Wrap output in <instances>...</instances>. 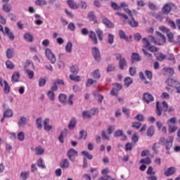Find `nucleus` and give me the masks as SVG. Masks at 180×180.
<instances>
[{"label":"nucleus","instance_id":"nucleus-1","mask_svg":"<svg viewBox=\"0 0 180 180\" xmlns=\"http://www.w3.org/2000/svg\"><path fill=\"white\" fill-rule=\"evenodd\" d=\"M158 39L159 42L155 40V38L153 36L149 35L148 37H145L142 39V43L143 47L147 48L150 47L151 44H157L158 46H162L166 41L165 36L161 34L160 32H156Z\"/></svg>","mask_w":180,"mask_h":180},{"label":"nucleus","instance_id":"nucleus-2","mask_svg":"<svg viewBox=\"0 0 180 180\" xmlns=\"http://www.w3.org/2000/svg\"><path fill=\"white\" fill-rule=\"evenodd\" d=\"M175 109L173 107H168V103L166 101H162V104H160V101L156 102V115L158 116H161L163 114V116H167V112L171 113L174 112Z\"/></svg>","mask_w":180,"mask_h":180},{"label":"nucleus","instance_id":"nucleus-3","mask_svg":"<svg viewBox=\"0 0 180 180\" xmlns=\"http://www.w3.org/2000/svg\"><path fill=\"white\" fill-rule=\"evenodd\" d=\"M172 141H174V136H169V140L162 137L159 139V144L165 146L166 150H171V147H172Z\"/></svg>","mask_w":180,"mask_h":180},{"label":"nucleus","instance_id":"nucleus-4","mask_svg":"<svg viewBox=\"0 0 180 180\" xmlns=\"http://www.w3.org/2000/svg\"><path fill=\"white\" fill-rule=\"evenodd\" d=\"M45 54L46 58L51 61V64H56V61H57V58H56V55L53 53L50 49H46L45 50Z\"/></svg>","mask_w":180,"mask_h":180},{"label":"nucleus","instance_id":"nucleus-5","mask_svg":"<svg viewBox=\"0 0 180 180\" xmlns=\"http://www.w3.org/2000/svg\"><path fill=\"white\" fill-rule=\"evenodd\" d=\"M172 8H175V4L173 3L169 2L165 4L162 8V13H164V15H168Z\"/></svg>","mask_w":180,"mask_h":180},{"label":"nucleus","instance_id":"nucleus-6","mask_svg":"<svg viewBox=\"0 0 180 180\" xmlns=\"http://www.w3.org/2000/svg\"><path fill=\"white\" fill-rule=\"evenodd\" d=\"M67 155H68L70 161H71L72 162H75V158H77L78 155V152H77V150H75V149L71 148L68 151Z\"/></svg>","mask_w":180,"mask_h":180},{"label":"nucleus","instance_id":"nucleus-7","mask_svg":"<svg viewBox=\"0 0 180 180\" xmlns=\"http://www.w3.org/2000/svg\"><path fill=\"white\" fill-rule=\"evenodd\" d=\"M96 113V110L91 109L90 110H86L82 112V117L84 119H91L92 116L95 115Z\"/></svg>","mask_w":180,"mask_h":180},{"label":"nucleus","instance_id":"nucleus-8","mask_svg":"<svg viewBox=\"0 0 180 180\" xmlns=\"http://www.w3.org/2000/svg\"><path fill=\"white\" fill-rule=\"evenodd\" d=\"M92 54L94 56L95 60L97 61V63H100L102 58H101V52L99 51V49L96 47L93 48Z\"/></svg>","mask_w":180,"mask_h":180},{"label":"nucleus","instance_id":"nucleus-9","mask_svg":"<svg viewBox=\"0 0 180 180\" xmlns=\"http://www.w3.org/2000/svg\"><path fill=\"white\" fill-rule=\"evenodd\" d=\"M117 60H120L119 67L120 70H124V67H127V62L126 59L122 57V55H119L116 57Z\"/></svg>","mask_w":180,"mask_h":180},{"label":"nucleus","instance_id":"nucleus-10","mask_svg":"<svg viewBox=\"0 0 180 180\" xmlns=\"http://www.w3.org/2000/svg\"><path fill=\"white\" fill-rule=\"evenodd\" d=\"M143 99L146 103L148 104L150 103V102L154 101V96H153V95H151V94L150 93H144L143 96Z\"/></svg>","mask_w":180,"mask_h":180},{"label":"nucleus","instance_id":"nucleus-11","mask_svg":"<svg viewBox=\"0 0 180 180\" xmlns=\"http://www.w3.org/2000/svg\"><path fill=\"white\" fill-rule=\"evenodd\" d=\"M60 168L62 169H67L70 167V161L68 159H63L60 163Z\"/></svg>","mask_w":180,"mask_h":180},{"label":"nucleus","instance_id":"nucleus-12","mask_svg":"<svg viewBox=\"0 0 180 180\" xmlns=\"http://www.w3.org/2000/svg\"><path fill=\"white\" fill-rule=\"evenodd\" d=\"M27 123V118L25 117H20V120L18 122V127H25Z\"/></svg>","mask_w":180,"mask_h":180},{"label":"nucleus","instance_id":"nucleus-13","mask_svg":"<svg viewBox=\"0 0 180 180\" xmlns=\"http://www.w3.org/2000/svg\"><path fill=\"white\" fill-rule=\"evenodd\" d=\"M24 40H26L28 43H32L34 40V37L30 33H25L23 35Z\"/></svg>","mask_w":180,"mask_h":180},{"label":"nucleus","instance_id":"nucleus-14","mask_svg":"<svg viewBox=\"0 0 180 180\" xmlns=\"http://www.w3.org/2000/svg\"><path fill=\"white\" fill-rule=\"evenodd\" d=\"M49 123H50V120L49 118H46L44 121V130H46V131H50V130L53 129V127L49 125Z\"/></svg>","mask_w":180,"mask_h":180},{"label":"nucleus","instance_id":"nucleus-15","mask_svg":"<svg viewBox=\"0 0 180 180\" xmlns=\"http://www.w3.org/2000/svg\"><path fill=\"white\" fill-rule=\"evenodd\" d=\"M19 78H20V74L19 72H14L11 77V81L13 83L19 82Z\"/></svg>","mask_w":180,"mask_h":180},{"label":"nucleus","instance_id":"nucleus-16","mask_svg":"<svg viewBox=\"0 0 180 180\" xmlns=\"http://www.w3.org/2000/svg\"><path fill=\"white\" fill-rule=\"evenodd\" d=\"M89 37L91 39V41L94 43V44H98V38L96 37V34L94 31L89 32Z\"/></svg>","mask_w":180,"mask_h":180},{"label":"nucleus","instance_id":"nucleus-17","mask_svg":"<svg viewBox=\"0 0 180 180\" xmlns=\"http://www.w3.org/2000/svg\"><path fill=\"white\" fill-rule=\"evenodd\" d=\"M176 171V169L175 167H172L167 169V170L165 172V175L166 176H170V175H174Z\"/></svg>","mask_w":180,"mask_h":180},{"label":"nucleus","instance_id":"nucleus-18","mask_svg":"<svg viewBox=\"0 0 180 180\" xmlns=\"http://www.w3.org/2000/svg\"><path fill=\"white\" fill-rule=\"evenodd\" d=\"M4 34H7V36L9 37L10 40H15V35L12 32H11V30L8 27H5V32Z\"/></svg>","mask_w":180,"mask_h":180},{"label":"nucleus","instance_id":"nucleus-19","mask_svg":"<svg viewBox=\"0 0 180 180\" xmlns=\"http://www.w3.org/2000/svg\"><path fill=\"white\" fill-rule=\"evenodd\" d=\"M103 23L106 26V27L112 28L115 25H113V22H110L108 18H103Z\"/></svg>","mask_w":180,"mask_h":180},{"label":"nucleus","instance_id":"nucleus-20","mask_svg":"<svg viewBox=\"0 0 180 180\" xmlns=\"http://www.w3.org/2000/svg\"><path fill=\"white\" fill-rule=\"evenodd\" d=\"M7 58L10 59L13 57V54H15V49H8L6 51Z\"/></svg>","mask_w":180,"mask_h":180},{"label":"nucleus","instance_id":"nucleus-21","mask_svg":"<svg viewBox=\"0 0 180 180\" xmlns=\"http://www.w3.org/2000/svg\"><path fill=\"white\" fill-rule=\"evenodd\" d=\"M166 23L172 27V29H176V25H175V22H174L172 20H171L169 18H166Z\"/></svg>","mask_w":180,"mask_h":180},{"label":"nucleus","instance_id":"nucleus-22","mask_svg":"<svg viewBox=\"0 0 180 180\" xmlns=\"http://www.w3.org/2000/svg\"><path fill=\"white\" fill-rule=\"evenodd\" d=\"M136 61H140V55L137 53H132L131 55V63H134Z\"/></svg>","mask_w":180,"mask_h":180},{"label":"nucleus","instance_id":"nucleus-23","mask_svg":"<svg viewBox=\"0 0 180 180\" xmlns=\"http://www.w3.org/2000/svg\"><path fill=\"white\" fill-rule=\"evenodd\" d=\"M76 125L77 120L75 118H72L68 124V128L70 129V130H74Z\"/></svg>","mask_w":180,"mask_h":180},{"label":"nucleus","instance_id":"nucleus-24","mask_svg":"<svg viewBox=\"0 0 180 180\" xmlns=\"http://www.w3.org/2000/svg\"><path fill=\"white\" fill-rule=\"evenodd\" d=\"M68 4L71 9H78V4L72 0H68Z\"/></svg>","mask_w":180,"mask_h":180},{"label":"nucleus","instance_id":"nucleus-25","mask_svg":"<svg viewBox=\"0 0 180 180\" xmlns=\"http://www.w3.org/2000/svg\"><path fill=\"white\" fill-rule=\"evenodd\" d=\"M4 94H9L11 92V86H9V84H8V82L6 80L4 81Z\"/></svg>","mask_w":180,"mask_h":180},{"label":"nucleus","instance_id":"nucleus-26","mask_svg":"<svg viewBox=\"0 0 180 180\" xmlns=\"http://www.w3.org/2000/svg\"><path fill=\"white\" fill-rule=\"evenodd\" d=\"M166 84H167L169 86H175L176 84H178V82L174 79H168L166 80Z\"/></svg>","mask_w":180,"mask_h":180},{"label":"nucleus","instance_id":"nucleus-27","mask_svg":"<svg viewBox=\"0 0 180 180\" xmlns=\"http://www.w3.org/2000/svg\"><path fill=\"white\" fill-rule=\"evenodd\" d=\"M59 101L63 105H67V96L65 94L59 95Z\"/></svg>","mask_w":180,"mask_h":180},{"label":"nucleus","instance_id":"nucleus-28","mask_svg":"<svg viewBox=\"0 0 180 180\" xmlns=\"http://www.w3.org/2000/svg\"><path fill=\"white\" fill-rule=\"evenodd\" d=\"M96 33L98 35L100 41H102V40H103V32L101 29L97 28L96 29Z\"/></svg>","mask_w":180,"mask_h":180},{"label":"nucleus","instance_id":"nucleus-29","mask_svg":"<svg viewBox=\"0 0 180 180\" xmlns=\"http://www.w3.org/2000/svg\"><path fill=\"white\" fill-rule=\"evenodd\" d=\"M35 154L37 155H42V154H44V149L41 146L37 147L35 148Z\"/></svg>","mask_w":180,"mask_h":180},{"label":"nucleus","instance_id":"nucleus-30","mask_svg":"<svg viewBox=\"0 0 180 180\" xmlns=\"http://www.w3.org/2000/svg\"><path fill=\"white\" fill-rule=\"evenodd\" d=\"M128 23L131 27H137L139 26V22L136 21L134 18H131V20H129Z\"/></svg>","mask_w":180,"mask_h":180},{"label":"nucleus","instance_id":"nucleus-31","mask_svg":"<svg viewBox=\"0 0 180 180\" xmlns=\"http://www.w3.org/2000/svg\"><path fill=\"white\" fill-rule=\"evenodd\" d=\"M4 117H12L13 116V111L11 109L6 110L4 113Z\"/></svg>","mask_w":180,"mask_h":180},{"label":"nucleus","instance_id":"nucleus-32","mask_svg":"<svg viewBox=\"0 0 180 180\" xmlns=\"http://www.w3.org/2000/svg\"><path fill=\"white\" fill-rule=\"evenodd\" d=\"M35 5L38 6H44L47 5V1L46 0H36Z\"/></svg>","mask_w":180,"mask_h":180},{"label":"nucleus","instance_id":"nucleus-33","mask_svg":"<svg viewBox=\"0 0 180 180\" xmlns=\"http://www.w3.org/2000/svg\"><path fill=\"white\" fill-rule=\"evenodd\" d=\"M65 51L66 53H72V43L68 42L65 46Z\"/></svg>","mask_w":180,"mask_h":180},{"label":"nucleus","instance_id":"nucleus-34","mask_svg":"<svg viewBox=\"0 0 180 180\" xmlns=\"http://www.w3.org/2000/svg\"><path fill=\"white\" fill-rule=\"evenodd\" d=\"M164 71H165L166 74L167 75H169L170 77H172V75H174V69L171 68H165Z\"/></svg>","mask_w":180,"mask_h":180},{"label":"nucleus","instance_id":"nucleus-35","mask_svg":"<svg viewBox=\"0 0 180 180\" xmlns=\"http://www.w3.org/2000/svg\"><path fill=\"white\" fill-rule=\"evenodd\" d=\"M37 166L39 168H42V169H44V168H46V165H44V161L41 159L39 158L37 161Z\"/></svg>","mask_w":180,"mask_h":180},{"label":"nucleus","instance_id":"nucleus-36","mask_svg":"<svg viewBox=\"0 0 180 180\" xmlns=\"http://www.w3.org/2000/svg\"><path fill=\"white\" fill-rule=\"evenodd\" d=\"M47 95H48V98H49L50 101H56L54 91H52L49 90L47 93Z\"/></svg>","mask_w":180,"mask_h":180},{"label":"nucleus","instance_id":"nucleus-37","mask_svg":"<svg viewBox=\"0 0 180 180\" xmlns=\"http://www.w3.org/2000/svg\"><path fill=\"white\" fill-rule=\"evenodd\" d=\"M131 84H133V80L131 79V78L130 77H126L124 79V85L129 88V86H130V85H131Z\"/></svg>","mask_w":180,"mask_h":180},{"label":"nucleus","instance_id":"nucleus-38","mask_svg":"<svg viewBox=\"0 0 180 180\" xmlns=\"http://www.w3.org/2000/svg\"><path fill=\"white\" fill-rule=\"evenodd\" d=\"M30 175V172H22L20 174V176H21L22 179H23V180L27 179V178H29Z\"/></svg>","mask_w":180,"mask_h":180},{"label":"nucleus","instance_id":"nucleus-39","mask_svg":"<svg viewBox=\"0 0 180 180\" xmlns=\"http://www.w3.org/2000/svg\"><path fill=\"white\" fill-rule=\"evenodd\" d=\"M156 58H157V60H158V61H162V60H165V58H167V56H165L161 53H158L156 55Z\"/></svg>","mask_w":180,"mask_h":180},{"label":"nucleus","instance_id":"nucleus-40","mask_svg":"<svg viewBox=\"0 0 180 180\" xmlns=\"http://www.w3.org/2000/svg\"><path fill=\"white\" fill-rule=\"evenodd\" d=\"M25 72L27 74L30 79H33V77H34V72H33V70L26 69Z\"/></svg>","mask_w":180,"mask_h":180},{"label":"nucleus","instance_id":"nucleus-41","mask_svg":"<svg viewBox=\"0 0 180 180\" xmlns=\"http://www.w3.org/2000/svg\"><path fill=\"white\" fill-rule=\"evenodd\" d=\"M115 14L118 15V16H120L121 20H123V22H126V20L129 19V17L126 15V14H123L119 12L115 13Z\"/></svg>","mask_w":180,"mask_h":180},{"label":"nucleus","instance_id":"nucleus-42","mask_svg":"<svg viewBox=\"0 0 180 180\" xmlns=\"http://www.w3.org/2000/svg\"><path fill=\"white\" fill-rule=\"evenodd\" d=\"M176 123V117H174L167 121V124L168 126H172V124H175Z\"/></svg>","mask_w":180,"mask_h":180},{"label":"nucleus","instance_id":"nucleus-43","mask_svg":"<svg viewBox=\"0 0 180 180\" xmlns=\"http://www.w3.org/2000/svg\"><path fill=\"white\" fill-rule=\"evenodd\" d=\"M147 136L153 137L154 136V127H150L147 131Z\"/></svg>","mask_w":180,"mask_h":180},{"label":"nucleus","instance_id":"nucleus-44","mask_svg":"<svg viewBox=\"0 0 180 180\" xmlns=\"http://www.w3.org/2000/svg\"><path fill=\"white\" fill-rule=\"evenodd\" d=\"M139 162L140 164H147V165H149V164H151V159L150 158L141 159Z\"/></svg>","mask_w":180,"mask_h":180},{"label":"nucleus","instance_id":"nucleus-45","mask_svg":"<svg viewBox=\"0 0 180 180\" xmlns=\"http://www.w3.org/2000/svg\"><path fill=\"white\" fill-rule=\"evenodd\" d=\"M78 71H79V69H78V68L75 65H73L70 68V72H72V74H74L75 75H77V74H78Z\"/></svg>","mask_w":180,"mask_h":180},{"label":"nucleus","instance_id":"nucleus-46","mask_svg":"<svg viewBox=\"0 0 180 180\" xmlns=\"http://www.w3.org/2000/svg\"><path fill=\"white\" fill-rule=\"evenodd\" d=\"M148 8L150 11H158V6H157L154 3H149Z\"/></svg>","mask_w":180,"mask_h":180},{"label":"nucleus","instance_id":"nucleus-47","mask_svg":"<svg viewBox=\"0 0 180 180\" xmlns=\"http://www.w3.org/2000/svg\"><path fill=\"white\" fill-rule=\"evenodd\" d=\"M155 19H157L158 20H159L160 22H162V20H164V13H160L159 14H156L155 15Z\"/></svg>","mask_w":180,"mask_h":180},{"label":"nucleus","instance_id":"nucleus-48","mask_svg":"<svg viewBox=\"0 0 180 180\" xmlns=\"http://www.w3.org/2000/svg\"><path fill=\"white\" fill-rule=\"evenodd\" d=\"M82 155H84V157L88 158V160H92V158H94V155L89 153L87 151H82Z\"/></svg>","mask_w":180,"mask_h":180},{"label":"nucleus","instance_id":"nucleus-49","mask_svg":"<svg viewBox=\"0 0 180 180\" xmlns=\"http://www.w3.org/2000/svg\"><path fill=\"white\" fill-rule=\"evenodd\" d=\"M93 77L96 79H99V78H101V73H99V70H96L94 71Z\"/></svg>","mask_w":180,"mask_h":180},{"label":"nucleus","instance_id":"nucleus-50","mask_svg":"<svg viewBox=\"0 0 180 180\" xmlns=\"http://www.w3.org/2000/svg\"><path fill=\"white\" fill-rule=\"evenodd\" d=\"M119 36L120 39H123L124 40H128L127 36H126V34H124V32L123 30H120L119 31Z\"/></svg>","mask_w":180,"mask_h":180},{"label":"nucleus","instance_id":"nucleus-51","mask_svg":"<svg viewBox=\"0 0 180 180\" xmlns=\"http://www.w3.org/2000/svg\"><path fill=\"white\" fill-rule=\"evenodd\" d=\"M178 130V127L175 125H169V132L175 133Z\"/></svg>","mask_w":180,"mask_h":180},{"label":"nucleus","instance_id":"nucleus-52","mask_svg":"<svg viewBox=\"0 0 180 180\" xmlns=\"http://www.w3.org/2000/svg\"><path fill=\"white\" fill-rule=\"evenodd\" d=\"M30 65H31V67H32L34 68V66H33V64L32 63V61L27 60L25 62V66H24V69L25 70V71H26V70H29V68L30 67Z\"/></svg>","mask_w":180,"mask_h":180},{"label":"nucleus","instance_id":"nucleus-53","mask_svg":"<svg viewBox=\"0 0 180 180\" xmlns=\"http://www.w3.org/2000/svg\"><path fill=\"white\" fill-rule=\"evenodd\" d=\"M158 148H160V146L158 145V143H153L152 146V150L153 152H155V154H158Z\"/></svg>","mask_w":180,"mask_h":180},{"label":"nucleus","instance_id":"nucleus-54","mask_svg":"<svg viewBox=\"0 0 180 180\" xmlns=\"http://www.w3.org/2000/svg\"><path fill=\"white\" fill-rule=\"evenodd\" d=\"M6 65L7 68H9V70H13V68H15V65H13V63L11 60H7L6 62Z\"/></svg>","mask_w":180,"mask_h":180},{"label":"nucleus","instance_id":"nucleus-55","mask_svg":"<svg viewBox=\"0 0 180 180\" xmlns=\"http://www.w3.org/2000/svg\"><path fill=\"white\" fill-rule=\"evenodd\" d=\"M18 140H19V141H23V140H25V132L21 131L18 134Z\"/></svg>","mask_w":180,"mask_h":180},{"label":"nucleus","instance_id":"nucleus-56","mask_svg":"<svg viewBox=\"0 0 180 180\" xmlns=\"http://www.w3.org/2000/svg\"><path fill=\"white\" fill-rule=\"evenodd\" d=\"M68 29L71 32H74L75 30V25L74 22H70L68 25Z\"/></svg>","mask_w":180,"mask_h":180},{"label":"nucleus","instance_id":"nucleus-57","mask_svg":"<svg viewBox=\"0 0 180 180\" xmlns=\"http://www.w3.org/2000/svg\"><path fill=\"white\" fill-rule=\"evenodd\" d=\"M167 33V36L170 41H174V34L171 32L170 30L168 31Z\"/></svg>","mask_w":180,"mask_h":180},{"label":"nucleus","instance_id":"nucleus-58","mask_svg":"<svg viewBox=\"0 0 180 180\" xmlns=\"http://www.w3.org/2000/svg\"><path fill=\"white\" fill-rule=\"evenodd\" d=\"M120 136H123V130L122 129L117 130L114 133V137H120Z\"/></svg>","mask_w":180,"mask_h":180},{"label":"nucleus","instance_id":"nucleus-59","mask_svg":"<svg viewBox=\"0 0 180 180\" xmlns=\"http://www.w3.org/2000/svg\"><path fill=\"white\" fill-rule=\"evenodd\" d=\"M134 146L131 143H127L125 145V150L126 151H131L133 150Z\"/></svg>","mask_w":180,"mask_h":180},{"label":"nucleus","instance_id":"nucleus-60","mask_svg":"<svg viewBox=\"0 0 180 180\" xmlns=\"http://www.w3.org/2000/svg\"><path fill=\"white\" fill-rule=\"evenodd\" d=\"M115 41V35L112 34H108V43L109 44H112Z\"/></svg>","mask_w":180,"mask_h":180},{"label":"nucleus","instance_id":"nucleus-61","mask_svg":"<svg viewBox=\"0 0 180 180\" xmlns=\"http://www.w3.org/2000/svg\"><path fill=\"white\" fill-rule=\"evenodd\" d=\"M111 6L114 11H120V6L117 5V4L115 2L111 3Z\"/></svg>","mask_w":180,"mask_h":180},{"label":"nucleus","instance_id":"nucleus-62","mask_svg":"<svg viewBox=\"0 0 180 180\" xmlns=\"http://www.w3.org/2000/svg\"><path fill=\"white\" fill-rule=\"evenodd\" d=\"M46 79L44 78H40L39 81V86H44L46 85Z\"/></svg>","mask_w":180,"mask_h":180},{"label":"nucleus","instance_id":"nucleus-63","mask_svg":"<svg viewBox=\"0 0 180 180\" xmlns=\"http://www.w3.org/2000/svg\"><path fill=\"white\" fill-rule=\"evenodd\" d=\"M36 123H37V129H41L42 128L41 118H37L36 120Z\"/></svg>","mask_w":180,"mask_h":180},{"label":"nucleus","instance_id":"nucleus-64","mask_svg":"<svg viewBox=\"0 0 180 180\" xmlns=\"http://www.w3.org/2000/svg\"><path fill=\"white\" fill-rule=\"evenodd\" d=\"M79 134H80V139H83L84 140L86 139V131L84 130H81L79 132Z\"/></svg>","mask_w":180,"mask_h":180}]
</instances>
